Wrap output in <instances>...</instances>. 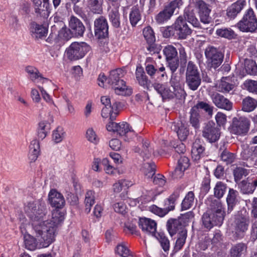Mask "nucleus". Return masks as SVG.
<instances>
[{
  "label": "nucleus",
  "instance_id": "obj_1",
  "mask_svg": "<svg viewBox=\"0 0 257 257\" xmlns=\"http://www.w3.org/2000/svg\"><path fill=\"white\" fill-rule=\"evenodd\" d=\"M123 75L124 72L121 69L111 71L107 78L104 74H100L98 78V85L104 87V82H106L116 94L129 96L132 93V89L127 86L125 82L121 79Z\"/></svg>",
  "mask_w": 257,
  "mask_h": 257
},
{
  "label": "nucleus",
  "instance_id": "obj_2",
  "mask_svg": "<svg viewBox=\"0 0 257 257\" xmlns=\"http://www.w3.org/2000/svg\"><path fill=\"white\" fill-rule=\"evenodd\" d=\"M224 216L225 212L221 202L215 199L211 201L209 210L203 215L202 223L205 228L210 229L214 225H220Z\"/></svg>",
  "mask_w": 257,
  "mask_h": 257
},
{
  "label": "nucleus",
  "instance_id": "obj_3",
  "mask_svg": "<svg viewBox=\"0 0 257 257\" xmlns=\"http://www.w3.org/2000/svg\"><path fill=\"white\" fill-rule=\"evenodd\" d=\"M36 237L43 247H47L54 240L57 229L49 222L43 220L32 226Z\"/></svg>",
  "mask_w": 257,
  "mask_h": 257
},
{
  "label": "nucleus",
  "instance_id": "obj_4",
  "mask_svg": "<svg viewBox=\"0 0 257 257\" xmlns=\"http://www.w3.org/2000/svg\"><path fill=\"white\" fill-rule=\"evenodd\" d=\"M24 211L30 219L32 226L44 220L46 218V206L45 203L40 200L27 203L24 206Z\"/></svg>",
  "mask_w": 257,
  "mask_h": 257
},
{
  "label": "nucleus",
  "instance_id": "obj_5",
  "mask_svg": "<svg viewBox=\"0 0 257 257\" xmlns=\"http://www.w3.org/2000/svg\"><path fill=\"white\" fill-rule=\"evenodd\" d=\"M201 79L197 66L192 61L188 63L186 72V82L189 88L196 90L200 85Z\"/></svg>",
  "mask_w": 257,
  "mask_h": 257
},
{
  "label": "nucleus",
  "instance_id": "obj_6",
  "mask_svg": "<svg viewBox=\"0 0 257 257\" xmlns=\"http://www.w3.org/2000/svg\"><path fill=\"white\" fill-rule=\"evenodd\" d=\"M236 26L242 32H253L255 31L257 29V19L251 9L247 10Z\"/></svg>",
  "mask_w": 257,
  "mask_h": 257
},
{
  "label": "nucleus",
  "instance_id": "obj_7",
  "mask_svg": "<svg viewBox=\"0 0 257 257\" xmlns=\"http://www.w3.org/2000/svg\"><path fill=\"white\" fill-rule=\"evenodd\" d=\"M89 50V46L85 43H72L66 50L67 57L71 61L82 58Z\"/></svg>",
  "mask_w": 257,
  "mask_h": 257
},
{
  "label": "nucleus",
  "instance_id": "obj_8",
  "mask_svg": "<svg viewBox=\"0 0 257 257\" xmlns=\"http://www.w3.org/2000/svg\"><path fill=\"white\" fill-rule=\"evenodd\" d=\"M205 55L208 66L214 69L221 64L224 57L223 54L220 51L212 46H209L206 48Z\"/></svg>",
  "mask_w": 257,
  "mask_h": 257
},
{
  "label": "nucleus",
  "instance_id": "obj_9",
  "mask_svg": "<svg viewBox=\"0 0 257 257\" xmlns=\"http://www.w3.org/2000/svg\"><path fill=\"white\" fill-rule=\"evenodd\" d=\"M249 126V121L245 117H234L229 127L230 132L234 135H243L246 134Z\"/></svg>",
  "mask_w": 257,
  "mask_h": 257
},
{
  "label": "nucleus",
  "instance_id": "obj_10",
  "mask_svg": "<svg viewBox=\"0 0 257 257\" xmlns=\"http://www.w3.org/2000/svg\"><path fill=\"white\" fill-rule=\"evenodd\" d=\"M249 224L248 217L245 215H238L236 216L232 230L233 236L235 239L242 237L244 233L247 230Z\"/></svg>",
  "mask_w": 257,
  "mask_h": 257
},
{
  "label": "nucleus",
  "instance_id": "obj_11",
  "mask_svg": "<svg viewBox=\"0 0 257 257\" xmlns=\"http://www.w3.org/2000/svg\"><path fill=\"white\" fill-rule=\"evenodd\" d=\"M194 5L198 10L201 22L204 24L209 23L211 21V9L209 8V5L203 0L196 1L194 2Z\"/></svg>",
  "mask_w": 257,
  "mask_h": 257
},
{
  "label": "nucleus",
  "instance_id": "obj_12",
  "mask_svg": "<svg viewBox=\"0 0 257 257\" xmlns=\"http://www.w3.org/2000/svg\"><path fill=\"white\" fill-rule=\"evenodd\" d=\"M202 135L209 142L212 143L219 139L220 133L219 128L213 122H208L203 128Z\"/></svg>",
  "mask_w": 257,
  "mask_h": 257
},
{
  "label": "nucleus",
  "instance_id": "obj_13",
  "mask_svg": "<svg viewBox=\"0 0 257 257\" xmlns=\"http://www.w3.org/2000/svg\"><path fill=\"white\" fill-rule=\"evenodd\" d=\"M173 26L180 39H185L192 33L191 28H189L185 20H184L183 17L181 16L178 17Z\"/></svg>",
  "mask_w": 257,
  "mask_h": 257
},
{
  "label": "nucleus",
  "instance_id": "obj_14",
  "mask_svg": "<svg viewBox=\"0 0 257 257\" xmlns=\"http://www.w3.org/2000/svg\"><path fill=\"white\" fill-rule=\"evenodd\" d=\"M108 24L106 20L103 17L97 19L94 22L95 36L98 39H102L108 36Z\"/></svg>",
  "mask_w": 257,
  "mask_h": 257
},
{
  "label": "nucleus",
  "instance_id": "obj_15",
  "mask_svg": "<svg viewBox=\"0 0 257 257\" xmlns=\"http://www.w3.org/2000/svg\"><path fill=\"white\" fill-rule=\"evenodd\" d=\"M139 226L145 233L155 236L157 223L155 220L146 217L141 218L139 221Z\"/></svg>",
  "mask_w": 257,
  "mask_h": 257
},
{
  "label": "nucleus",
  "instance_id": "obj_16",
  "mask_svg": "<svg viewBox=\"0 0 257 257\" xmlns=\"http://www.w3.org/2000/svg\"><path fill=\"white\" fill-rule=\"evenodd\" d=\"M171 128L173 131L176 132L181 141L186 140L189 134V131L185 121L179 120L174 122L172 123Z\"/></svg>",
  "mask_w": 257,
  "mask_h": 257
},
{
  "label": "nucleus",
  "instance_id": "obj_17",
  "mask_svg": "<svg viewBox=\"0 0 257 257\" xmlns=\"http://www.w3.org/2000/svg\"><path fill=\"white\" fill-rule=\"evenodd\" d=\"M211 99L218 108L226 110H230L232 108V103L229 100L218 93H214L211 95Z\"/></svg>",
  "mask_w": 257,
  "mask_h": 257
},
{
  "label": "nucleus",
  "instance_id": "obj_18",
  "mask_svg": "<svg viewBox=\"0 0 257 257\" xmlns=\"http://www.w3.org/2000/svg\"><path fill=\"white\" fill-rule=\"evenodd\" d=\"M173 97L181 98L184 94V90L182 88L181 78L176 74H173L170 80Z\"/></svg>",
  "mask_w": 257,
  "mask_h": 257
},
{
  "label": "nucleus",
  "instance_id": "obj_19",
  "mask_svg": "<svg viewBox=\"0 0 257 257\" xmlns=\"http://www.w3.org/2000/svg\"><path fill=\"white\" fill-rule=\"evenodd\" d=\"M106 128L108 131L116 132L120 136H124L131 131L129 124L125 122L119 123L110 122L106 125Z\"/></svg>",
  "mask_w": 257,
  "mask_h": 257
},
{
  "label": "nucleus",
  "instance_id": "obj_20",
  "mask_svg": "<svg viewBox=\"0 0 257 257\" xmlns=\"http://www.w3.org/2000/svg\"><path fill=\"white\" fill-rule=\"evenodd\" d=\"M69 26L74 35L82 36L85 31L82 23L77 18L72 16L69 21Z\"/></svg>",
  "mask_w": 257,
  "mask_h": 257
},
{
  "label": "nucleus",
  "instance_id": "obj_21",
  "mask_svg": "<svg viewBox=\"0 0 257 257\" xmlns=\"http://www.w3.org/2000/svg\"><path fill=\"white\" fill-rule=\"evenodd\" d=\"M30 32L33 38L35 39H39L46 36L47 29L43 25L33 22L31 24Z\"/></svg>",
  "mask_w": 257,
  "mask_h": 257
},
{
  "label": "nucleus",
  "instance_id": "obj_22",
  "mask_svg": "<svg viewBox=\"0 0 257 257\" xmlns=\"http://www.w3.org/2000/svg\"><path fill=\"white\" fill-rule=\"evenodd\" d=\"M49 200L51 205L56 208H61L65 204V200L62 194L55 190L50 191Z\"/></svg>",
  "mask_w": 257,
  "mask_h": 257
},
{
  "label": "nucleus",
  "instance_id": "obj_23",
  "mask_svg": "<svg viewBox=\"0 0 257 257\" xmlns=\"http://www.w3.org/2000/svg\"><path fill=\"white\" fill-rule=\"evenodd\" d=\"M182 17L186 22L187 21L193 27H199L200 23L195 16L194 9L192 6H188L185 8Z\"/></svg>",
  "mask_w": 257,
  "mask_h": 257
},
{
  "label": "nucleus",
  "instance_id": "obj_24",
  "mask_svg": "<svg viewBox=\"0 0 257 257\" xmlns=\"http://www.w3.org/2000/svg\"><path fill=\"white\" fill-rule=\"evenodd\" d=\"M135 152L138 153L143 158L144 160L148 159L151 157L153 152V148L150 146V142L147 140H143L142 148H136Z\"/></svg>",
  "mask_w": 257,
  "mask_h": 257
},
{
  "label": "nucleus",
  "instance_id": "obj_25",
  "mask_svg": "<svg viewBox=\"0 0 257 257\" xmlns=\"http://www.w3.org/2000/svg\"><path fill=\"white\" fill-rule=\"evenodd\" d=\"M205 148L199 140H196L193 144L191 150L192 158L195 161H199L204 156Z\"/></svg>",
  "mask_w": 257,
  "mask_h": 257
},
{
  "label": "nucleus",
  "instance_id": "obj_26",
  "mask_svg": "<svg viewBox=\"0 0 257 257\" xmlns=\"http://www.w3.org/2000/svg\"><path fill=\"white\" fill-rule=\"evenodd\" d=\"M244 0H238L232 4L227 9V16L230 18H234L241 11L245 5Z\"/></svg>",
  "mask_w": 257,
  "mask_h": 257
},
{
  "label": "nucleus",
  "instance_id": "obj_27",
  "mask_svg": "<svg viewBox=\"0 0 257 257\" xmlns=\"http://www.w3.org/2000/svg\"><path fill=\"white\" fill-rule=\"evenodd\" d=\"M119 104V103L115 102L112 103V107H104L102 109V116L104 118L110 116L111 120L115 119L118 113L117 109Z\"/></svg>",
  "mask_w": 257,
  "mask_h": 257
},
{
  "label": "nucleus",
  "instance_id": "obj_28",
  "mask_svg": "<svg viewBox=\"0 0 257 257\" xmlns=\"http://www.w3.org/2000/svg\"><path fill=\"white\" fill-rule=\"evenodd\" d=\"M151 88L153 87L159 93L163 99L173 98L172 90L165 87L164 85L159 83H154L150 85Z\"/></svg>",
  "mask_w": 257,
  "mask_h": 257
},
{
  "label": "nucleus",
  "instance_id": "obj_29",
  "mask_svg": "<svg viewBox=\"0 0 257 257\" xmlns=\"http://www.w3.org/2000/svg\"><path fill=\"white\" fill-rule=\"evenodd\" d=\"M238 192L233 189H229L226 198L227 203V213H229L233 210V207L237 202V197Z\"/></svg>",
  "mask_w": 257,
  "mask_h": 257
},
{
  "label": "nucleus",
  "instance_id": "obj_30",
  "mask_svg": "<svg viewBox=\"0 0 257 257\" xmlns=\"http://www.w3.org/2000/svg\"><path fill=\"white\" fill-rule=\"evenodd\" d=\"M64 219V214L59 210H54L52 212V217L51 219L45 220L49 223L55 227L57 229V227Z\"/></svg>",
  "mask_w": 257,
  "mask_h": 257
},
{
  "label": "nucleus",
  "instance_id": "obj_31",
  "mask_svg": "<svg viewBox=\"0 0 257 257\" xmlns=\"http://www.w3.org/2000/svg\"><path fill=\"white\" fill-rule=\"evenodd\" d=\"M136 75L139 83L144 88L151 90L150 84L149 83L147 77L142 67H137Z\"/></svg>",
  "mask_w": 257,
  "mask_h": 257
},
{
  "label": "nucleus",
  "instance_id": "obj_32",
  "mask_svg": "<svg viewBox=\"0 0 257 257\" xmlns=\"http://www.w3.org/2000/svg\"><path fill=\"white\" fill-rule=\"evenodd\" d=\"M51 128L50 122L43 120L41 121L38 124V136L42 140L44 139Z\"/></svg>",
  "mask_w": 257,
  "mask_h": 257
},
{
  "label": "nucleus",
  "instance_id": "obj_33",
  "mask_svg": "<svg viewBox=\"0 0 257 257\" xmlns=\"http://www.w3.org/2000/svg\"><path fill=\"white\" fill-rule=\"evenodd\" d=\"M246 245L243 243L236 244L230 250V257H241L246 251Z\"/></svg>",
  "mask_w": 257,
  "mask_h": 257
},
{
  "label": "nucleus",
  "instance_id": "obj_34",
  "mask_svg": "<svg viewBox=\"0 0 257 257\" xmlns=\"http://www.w3.org/2000/svg\"><path fill=\"white\" fill-rule=\"evenodd\" d=\"M195 196L192 191L189 192L182 201L181 206L182 210H187L195 206Z\"/></svg>",
  "mask_w": 257,
  "mask_h": 257
},
{
  "label": "nucleus",
  "instance_id": "obj_35",
  "mask_svg": "<svg viewBox=\"0 0 257 257\" xmlns=\"http://www.w3.org/2000/svg\"><path fill=\"white\" fill-rule=\"evenodd\" d=\"M49 0H33L35 6L36 13L39 14H45L49 8Z\"/></svg>",
  "mask_w": 257,
  "mask_h": 257
},
{
  "label": "nucleus",
  "instance_id": "obj_36",
  "mask_svg": "<svg viewBox=\"0 0 257 257\" xmlns=\"http://www.w3.org/2000/svg\"><path fill=\"white\" fill-rule=\"evenodd\" d=\"M103 0H87V5L94 13L100 14L102 11Z\"/></svg>",
  "mask_w": 257,
  "mask_h": 257
},
{
  "label": "nucleus",
  "instance_id": "obj_37",
  "mask_svg": "<svg viewBox=\"0 0 257 257\" xmlns=\"http://www.w3.org/2000/svg\"><path fill=\"white\" fill-rule=\"evenodd\" d=\"M30 158L32 161H35L38 158L40 153L39 142L36 140H33L30 146Z\"/></svg>",
  "mask_w": 257,
  "mask_h": 257
},
{
  "label": "nucleus",
  "instance_id": "obj_38",
  "mask_svg": "<svg viewBox=\"0 0 257 257\" xmlns=\"http://www.w3.org/2000/svg\"><path fill=\"white\" fill-rule=\"evenodd\" d=\"M256 106L257 101L250 97H246L243 100L242 110L244 111H251Z\"/></svg>",
  "mask_w": 257,
  "mask_h": 257
},
{
  "label": "nucleus",
  "instance_id": "obj_39",
  "mask_svg": "<svg viewBox=\"0 0 257 257\" xmlns=\"http://www.w3.org/2000/svg\"><path fill=\"white\" fill-rule=\"evenodd\" d=\"M24 239L26 248L31 250H33L36 248L37 238H35L29 234H25L24 235Z\"/></svg>",
  "mask_w": 257,
  "mask_h": 257
},
{
  "label": "nucleus",
  "instance_id": "obj_40",
  "mask_svg": "<svg viewBox=\"0 0 257 257\" xmlns=\"http://www.w3.org/2000/svg\"><path fill=\"white\" fill-rule=\"evenodd\" d=\"M173 15L172 11L169 10L166 7L160 12L156 17V20L159 24H162L168 21Z\"/></svg>",
  "mask_w": 257,
  "mask_h": 257
},
{
  "label": "nucleus",
  "instance_id": "obj_41",
  "mask_svg": "<svg viewBox=\"0 0 257 257\" xmlns=\"http://www.w3.org/2000/svg\"><path fill=\"white\" fill-rule=\"evenodd\" d=\"M118 8L116 7L112 9L109 14V20L115 28H119L120 26V14Z\"/></svg>",
  "mask_w": 257,
  "mask_h": 257
},
{
  "label": "nucleus",
  "instance_id": "obj_42",
  "mask_svg": "<svg viewBox=\"0 0 257 257\" xmlns=\"http://www.w3.org/2000/svg\"><path fill=\"white\" fill-rule=\"evenodd\" d=\"M156 166L154 163H144L142 171L144 175L148 178H152L155 174Z\"/></svg>",
  "mask_w": 257,
  "mask_h": 257
},
{
  "label": "nucleus",
  "instance_id": "obj_43",
  "mask_svg": "<svg viewBox=\"0 0 257 257\" xmlns=\"http://www.w3.org/2000/svg\"><path fill=\"white\" fill-rule=\"evenodd\" d=\"M196 107H192L190 111V122L195 128L199 127L200 116L199 112L196 111Z\"/></svg>",
  "mask_w": 257,
  "mask_h": 257
},
{
  "label": "nucleus",
  "instance_id": "obj_44",
  "mask_svg": "<svg viewBox=\"0 0 257 257\" xmlns=\"http://www.w3.org/2000/svg\"><path fill=\"white\" fill-rule=\"evenodd\" d=\"M174 207L175 206L170 205V206H168L167 208L163 209L154 205L150 207V210L153 213L162 217L166 215L169 211L173 210Z\"/></svg>",
  "mask_w": 257,
  "mask_h": 257
},
{
  "label": "nucleus",
  "instance_id": "obj_45",
  "mask_svg": "<svg viewBox=\"0 0 257 257\" xmlns=\"http://www.w3.org/2000/svg\"><path fill=\"white\" fill-rule=\"evenodd\" d=\"M167 229L171 236L175 234L179 228L181 227L179 220L176 219H170L167 222Z\"/></svg>",
  "mask_w": 257,
  "mask_h": 257
},
{
  "label": "nucleus",
  "instance_id": "obj_46",
  "mask_svg": "<svg viewBox=\"0 0 257 257\" xmlns=\"http://www.w3.org/2000/svg\"><path fill=\"white\" fill-rule=\"evenodd\" d=\"M226 78L221 80L218 86V90L223 93H228L234 88V85L226 81Z\"/></svg>",
  "mask_w": 257,
  "mask_h": 257
},
{
  "label": "nucleus",
  "instance_id": "obj_47",
  "mask_svg": "<svg viewBox=\"0 0 257 257\" xmlns=\"http://www.w3.org/2000/svg\"><path fill=\"white\" fill-rule=\"evenodd\" d=\"M29 77L34 82L36 83H42L43 84L45 88H47L48 85L51 84V81L42 77L39 74L38 70L37 72H35L33 75L29 76Z\"/></svg>",
  "mask_w": 257,
  "mask_h": 257
},
{
  "label": "nucleus",
  "instance_id": "obj_48",
  "mask_svg": "<svg viewBox=\"0 0 257 257\" xmlns=\"http://www.w3.org/2000/svg\"><path fill=\"white\" fill-rule=\"evenodd\" d=\"M94 192L91 190L87 191L85 195V210L86 213L90 212L92 206L94 204Z\"/></svg>",
  "mask_w": 257,
  "mask_h": 257
},
{
  "label": "nucleus",
  "instance_id": "obj_49",
  "mask_svg": "<svg viewBox=\"0 0 257 257\" xmlns=\"http://www.w3.org/2000/svg\"><path fill=\"white\" fill-rule=\"evenodd\" d=\"M226 184L220 181L217 182L214 188V196L218 199L222 198L226 191Z\"/></svg>",
  "mask_w": 257,
  "mask_h": 257
},
{
  "label": "nucleus",
  "instance_id": "obj_50",
  "mask_svg": "<svg viewBox=\"0 0 257 257\" xmlns=\"http://www.w3.org/2000/svg\"><path fill=\"white\" fill-rule=\"evenodd\" d=\"M187 237V231L183 229L178 234V237L176 241L174 249L178 251L181 249L184 245Z\"/></svg>",
  "mask_w": 257,
  "mask_h": 257
},
{
  "label": "nucleus",
  "instance_id": "obj_51",
  "mask_svg": "<svg viewBox=\"0 0 257 257\" xmlns=\"http://www.w3.org/2000/svg\"><path fill=\"white\" fill-rule=\"evenodd\" d=\"M163 53L166 60L177 58L178 53L176 49L172 45L166 46L163 49Z\"/></svg>",
  "mask_w": 257,
  "mask_h": 257
},
{
  "label": "nucleus",
  "instance_id": "obj_52",
  "mask_svg": "<svg viewBox=\"0 0 257 257\" xmlns=\"http://www.w3.org/2000/svg\"><path fill=\"white\" fill-rule=\"evenodd\" d=\"M141 15L139 10L136 7L133 8L130 14V20L131 25L134 27L141 20Z\"/></svg>",
  "mask_w": 257,
  "mask_h": 257
},
{
  "label": "nucleus",
  "instance_id": "obj_53",
  "mask_svg": "<svg viewBox=\"0 0 257 257\" xmlns=\"http://www.w3.org/2000/svg\"><path fill=\"white\" fill-rule=\"evenodd\" d=\"M243 87L248 91L257 94V81L246 80L244 82Z\"/></svg>",
  "mask_w": 257,
  "mask_h": 257
},
{
  "label": "nucleus",
  "instance_id": "obj_54",
  "mask_svg": "<svg viewBox=\"0 0 257 257\" xmlns=\"http://www.w3.org/2000/svg\"><path fill=\"white\" fill-rule=\"evenodd\" d=\"M155 235V237L159 240L163 249L165 251H168L170 248V242L169 239L164 235L163 233H159Z\"/></svg>",
  "mask_w": 257,
  "mask_h": 257
},
{
  "label": "nucleus",
  "instance_id": "obj_55",
  "mask_svg": "<svg viewBox=\"0 0 257 257\" xmlns=\"http://www.w3.org/2000/svg\"><path fill=\"white\" fill-rule=\"evenodd\" d=\"M65 134V133L62 127H58L53 132V141L56 143L61 142L64 138Z\"/></svg>",
  "mask_w": 257,
  "mask_h": 257
},
{
  "label": "nucleus",
  "instance_id": "obj_56",
  "mask_svg": "<svg viewBox=\"0 0 257 257\" xmlns=\"http://www.w3.org/2000/svg\"><path fill=\"white\" fill-rule=\"evenodd\" d=\"M143 35L148 43L155 42L154 33L150 27H147L144 29Z\"/></svg>",
  "mask_w": 257,
  "mask_h": 257
},
{
  "label": "nucleus",
  "instance_id": "obj_57",
  "mask_svg": "<svg viewBox=\"0 0 257 257\" xmlns=\"http://www.w3.org/2000/svg\"><path fill=\"white\" fill-rule=\"evenodd\" d=\"M193 107H196V111L199 112V109L204 110L209 115H211L213 112V107L210 106L208 103L203 101L199 102Z\"/></svg>",
  "mask_w": 257,
  "mask_h": 257
},
{
  "label": "nucleus",
  "instance_id": "obj_58",
  "mask_svg": "<svg viewBox=\"0 0 257 257\" xmlns=\"http://www.w3.org/2000/svg\"><path fill=\"white\" fill-rule=\"evenodd\" d=\"M245 69L250 74H255L257 73V65L255 62L248 60L245 62Z\"/></svg>",
  "mask_w": 257,
  "mask_h": 257
},
{
  "label": "nucleus",
  "instance_id": "obj_59",
  "mask_svg": "<svg viewBox=\"0 0 257 257\" xmlns=\"http://www.w3.org/2000/svg\"><path fill=\"white\" fill-rule=\"evenodd\" d=\"M221 160L227 164L232 163L235 160V156L233 154L226 150L222 152L220 155Z\"/></svg>",
  "mask_w": 257,
  "mask_h": 257
},
{
  "label": "nucleus",
  "instance_id": "obj_60",
  "mask_svg": "<svg viewBox=\"0 0 257 257\" xmlns=\"http://www.w3.org/2000/svg\"><path fill=\"white\" fill-rule=\"evenodd\" d=\"M116 252L122 257H127L131 254L130 251L127 247L123 243H121L116 246Z\"/></svg>",
  "mask_w": 257,
  "mask_h": 257
},
{
  "label": "nucleus",
  "instance_id": "obj_61",
  "mask_svg": "<svg viewBox=\"0 0 257 257\" xmlns=\"http://www.w3.org/2000/svg\"><path fill=\"white\" fill-rule=\"evenodd\" d=\"M73 35L70 29L62 28L59 32L58 36L63 40H68L71 38Z\"/></svg>",
  "mask_w": 257,
  "mask_h": 257
},
{
  "label": "nucleus",
  "instance_id": "obj_62",
  "mask_svg": "<svg viewBox=\"0 0 257 257\" xmlns=\"http://www.w3.org/2000/svg\"><path fill=\"white\" fill-rule=\"evenodd\" d=\"M247 174V170L241 167L236 168L233 171V175L235 182L240 180L243 176H246Z\"/></svg>",
  "mask_w": 257,
  "mask_h": 257
},
{
  "label": "nucleus",
  "instance_id": "obj_63",
  "mask_svg": "<svg viewBox=\"0 0 257 257\" xmlns=\"http://www.w3.org/2000/svg\"><path fill=\"white\" fill-rule=\"evenodd\" d=\"M180 191L181 188H177L168 198L167 201L168 202L169 206H170V205L174 206L175 202L180 196Z\"/></svg>",
  "mask_w": 257,
  "mask_h": 257
},
{
  "label": "nucleus",
  "instance_id": "obj_64",
  "mask_svg": "<svg viewBox=\"0 0 257 257\" xmlns=\"http://www.w3.org/2000/svg\"><path fill=\"white\" fill-rule=\"evenodd\" d=\"M241 189L243 193L246 194L252 193L254 191L251 182L246 181H242L241 182Z\"/></svg>",
  "mask_w": 257,
  "mask_h": 257
}]
</instances>
